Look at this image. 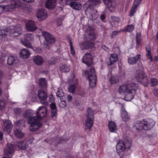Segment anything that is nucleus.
I'll return each mask as SVG.
<instances>
[{"mask_svg":"<svg viewBox=\"0 0 158 158\" xmlns=\"http://www.w3.org/2000/svg\"><path fill=\"white\" fill-rule=\"evenodd\" d=\"M138 88L137 84L132 82L120 86L118 91L119 93L124 95L126 100L129 101L133 98Z\"/></svg>","mask_w":158,"mask_h":158,"instance_id":"nucleus-1","label":"nucleus"},{"mask_svg":"<svg viewBox=\"0 0 158 158\" xmlns=\"http://www.w3.org/2000/svg\"><path fill=\"white\" fill-rule=\"evenodd\" d=\"M155 124L154 121L151 119H144L142 121L137 120L134 123L133 127L138 131L143 130L145 131L150 130Z\"/></svg>","mask_w":158,"mask_h":158,"instance_id":"nucleus-2","label":"nucleus"},{"mask_svg":"<svg viewBox=\"0 0 158 158\" xmlns=\"http://www.w3.org/2000/svg\"><path fill=\"white\" fill-rule=\"evenodd\" d=\"M124 140H120L116 146L117 151L121 158H125L126 155L124 153L127 150L129 149L131 147V143L128 139H124Z\"/></svg>","mask_w":158,"mask_h":158,"instance_id":"nucleus-3","label":"nucleus"},{"mask_svg":"<svg viewBox=\"0 0 158 158\" xmlns=\"http://www.w3.org/2000/svg\"><path fill=\"white\" fill-rule=\"evenodd\" d=\"M39 110L40 107L37 111V116L31 117L28 119V123L30 125L29 129L31 131H36L40 127Z\"/></svg>","mask_w":158,"mask_h":158,"instance_id":"nucleus-4","label":"nucleus"},{"mask_svg":"<svg viewBox=\"0 0 158 158\" xmlns=\"http://www.w3.org/2000/svg\"><path fill=\"white\" fill-rule=\"evenodd\" d=\"M90 86L92 88L94 87L96 85V77L94 68H91L86 73Z\"/></svg>","mask_w":158,"mask_h":158,"instance_id":"nucleus-5","label":"nucleus"},{"mask_svg":"<svg viewBox=\"0 0 158 158\" xmlns=\"http://www.w3.org/2000/svg\"><path fill=\"white\" fill-rule=\"evenodd\" d=\"M42 35L44 37L47 43L46 44L44 45V47L46 49H49V44L54 43L55 41V39L54 37L48 32L43 31Z\"/></svg>","mask_w":158,"mask_h":158,"instance_id":"nucleus-6","label":"nucleus"},{"mask_svg":"<svg viewBox=\"0 0 158 158\" xmlns=\"http://www.w3.org/2000/svg\"><path fill=\"white\" fill-rule=\"evenodd\" d=\"M137 81L141 83L145 86H147L149 84V80L145 73L140 71L137 73L136 76Z\"/></svg>","mask_w":158,"mask_h":158,"instance_id":"nucleus-7","label":"nucleus"},{"mask_svg":"<svg viewBox=\"0 0 158 158\" xmlns=\"http://www.w3.org/2000/svg\"><path fill=\"white\" fill-rule=\"evenodd\" d=\"M8 32L11 36H18L22 33L23 30L22 26L19 24L15 26H10V27L9 30L8 31Z\"/></svg>","mask_w":158,"mask_h":158,"instance_id":"nucleus-8","label":"nucleus"},{"mask_svg":"<svg viewBox=\"0 0 158 158\" xmlns=\"http://www.w3.org/2000/svg\"><path fill=\"white\" fill-rule=\"evenodd\" d=\"M94 56L91 53H86L83 58V62L88 66L92 63Z\"/></svg>","mask_w":158,"mask_h":158,"instance_id":"nucleus-9","label":"nucleus"},{"mask_svg":"<svg viewBox=\"0 0 158 158\" xmlns=\"http://www.w3.org/2000/svg\"><path fill=\"white\" fill-rule=\"evenodd\" d=\"M33 38V35L31 34H27L25 36L24 40L22 42L23 44L26 47L31 48L32 46L29 41L31 40Z\"/></svg>","mask_w":158,"mask_h":158,"instance_id":"nucleus-10","label":"nucleus"},{"mask_svg":"<svg viewBox=\"0 0 158 158\" xmlns=\"http://www.w3.org/2000/svg\"><path fill=\"white\" fill-rule=\"evenodd\" d=\"M118 60V55L115 54H112L110 55L109 59L106 60V64L110 66L117 61Z\"/></svg>","mask_w":158,"mask_h":158,"instance_id":"nucleus-11","label":"nucleus"},{"mask_svg":"<svg viewBox=\"0 0 158 158\" xmlns=\"http://www.w3.org/2000/svg\"><path fill=\"white\" fill-rule=\"evenodd\" d=\"M47 94L45 91H41L40 89V103L45 106L48 105V103L47 100Z\"/></svg>","mask_w":158,"mask_h":158,"instance_id":"nucleus-12","label":"nucleus"},{"mask_svg":"<svg viewBox=\"0 0 158 158\" xmlns=\"http://www.w3.org/2000/svg\"><path fill=\"white\" fill-rule=\"evenodd\" d=\"M50 107L51 117L53 118L56 119L57 115V110L55 103H52L50 105Z\"/></svg>","mask_w":158,"mask_h":158,"instance_id":"nucleus-13","label":"nucleus"},{"mask_svg":"<svg viewBox=\"0 0 158 158\" xmlns=\"http://www.w3.org/2000/svg\"><path fill=\"white\" fill-rule=\"evenodd\" d=\"M26 27L29 31H33L37 29L35 23L32 20H29L26 23Z\"/></svg>","mask_w":158,"mask_h":158,"instance_id":"nucleus-14","label":"nucleus"},{"mask_svg":"<svg viewBox=\"0 0 158 158\" xmlns=\"http://www.w3.org/2000/svg\"><path fill=\"white\" fill-rule=\"evenodd\" d=\"M121 117L122 120L125 122L128 121L130 118L124 106H122L121 110Z\"/></svg>","mask_w":158,"mask_h":158,"instance_id":"nucleus-15","label":"nucleus"},{"mask_svg":"<svg viewBox=\"0 0 158 158\" xmlns=\"http://www.w3.org/2000/svg\"><path fill=\"white\" fill-rule=\"evenodd\" d=\"M80 46L81 49L83 50L88 49L94 47V44L92 42H84L81 43Z\"/></svg>","mask_w":158,"mask_h":158,"instance_id":"nucleus-16","label":"nucleus"},{"mask_svg":"<svg viewBox=\"0 0 158 158\" xmlns=\"http://www.w3.org/2000/svg\"><path fill=\"white\" fill-rule=\"evenodd\" d=\"M69 4H67L69 5L73 9L76 10H80L82 7V6L79 2H72V1H70L69 2Z\"/></svg>","mask_w":158,"mask_h":158,"instance_id":"nucleus-17","label":"nucleus"},{"mask_svg":"<svg viewBox=\"0 0 158 158\" xmlns=\"http://www.w3.org/2000/svg\"><path fill=\"white\" fill-rule=\"evenodd\" d=\"M104 1L111 11H113L115 8L116 4L113 0H104Z\"/></svg>","mask_w":158,"mask_h":158,"instance_id":"nucleus-18","label":"nucleus"},{"mask_svg":"<svg viewBox=\"0 0 158 158\" xmlns=\"http://www.w3.org/2000/svg\"><path fill=\"white\" fill-rule=\"evenodd\" d=\"M31 53L28 50L25 48L20 51L19 53V56L22 58H27L30 57Z\"/></svg>","mask_w":158,"mask_h":158,"instance_id":"nucleus-19","label":"nucleus"},{"mask_svg":"<svg viewBox=\"0 0 158 158\" xmlns=\"http://www.w3.org/2000/svg\"><path fill=\"white\" fill-rule=\"evenodd\" d=\"M4 131L8 133L10 132L11 130V123L10 120H5L4 122Z\"/></svg>","mask_w":158,"mask_h":158,"instance_id":"nucleus-20","label":"nucleus"},{"mask_svg":"<svg viewBox=\"0 0 158 158\" xmlns=\"http://www.w3.org/2000/svg\"><path fill=\"white\" fill-rule=\"evenodd\" d=\"M56 0H48L45 3L46 7L49 9L54 8L56 6Z\"/></svg>","mask_w":158,"mask_h":158,"instance_id":"nucleus-21","label":"nucleus"},{"mask_svg":"<svg viewBox=\"0 0 158 158\" xmlns=\"http://www.w3.org/2000/svg\"><path fill=\"white\" fill-rule=\"evenodd\" d=\"M108 127L110 132H115L117 128L115 123L112 121H109L108 123Z\"/></svg>","mask_w":158,"mask_h":158,"instance_id":"nucleus-22","label":"nucleus"},{"mask_svg":"<svg viewBox=\"0 0 158 158\" xmlns=\"http://www.w3.org/2000/svg\"><path fill=\"white\" fill-rule=\"evenodd\" d=\"M140 55L138 54L134 57H131L128 59V63L130 64H133L140 59Z\"/></svg>","mask_w":158,"mask_h":158,"instance_id":"nucleus-23","label":"nucleus"},{"mask_svg":"<svg viewBox=\"0 0 158 158\" xmlns=\"http://www.w3.org/2000/svg\"><path fill=\"white\" fill-rule=\"evenodd\" d=\"M47 85V82L44 78H40V89L45 90L46 89Z\"/></svg>","mask_w":158,"mask_h":158,"instance_id":"nucleus-24","label":"nucleus"},{"mask_svg":"<svg viewBox=\"0 0 158 158\" xmlns=\"http://www.w3.org/2000/svg\"><path fill=\"white\" fill-rule=\"evenodd\" d=\"M94 121V119L87 118L86 119L85 127L86 129H90V128L92 127L93 125Z\"/></svg>","mask_w":158,"mask_h":158,"instance_id":"nucleus-25","label":"nucleus"},{"mask_svg":"<svg viewBox=\"0 0 158 158\" xmlns=\"http://www.w3.org/2000/svg\"><path fill=\"white\" fill-rule=\"evenodd\" d=\"M10 4L14 9L21 6L22 3L18 0H12L11 1Z\"/></svg>","mask_w":158,"mask_h":158,"instance_id":"nucleus-26","label":"nucleus"},{"mask_svg":"<svg viewBox=\"0 0 158 158\" xmlns=\"http://www.w3.org/2000/svg\"><path fill=\"white\" fill-rule=\"evenodd\" d=\"M18 62V60L16 57L10 56L8 57L7 63L8 65H11L14 63L16 64Z\"/></svg>","mask_w":158,"mask_h":158,"instance_id":"nucleus-27","label":"nucleus"},{"mask_svg":"<svg viewBox=\"0 0 158 158\" xmlns=\"http://www.w3.org/2000/svg\"><path fill=\"white\" fill-rule=\"evenodd\" d=\"M48 15L47 11L44 9H40V21L46 19Z\"/></svg>","mask_w":158,"mask_h":158,"instance_id":"nucleus-28","label":"nucleus"},{"mask_svg":"<svg viewBox=\"0 0 158 158\" xmlns=\"http://www.w3.org/2000/svg\"><path fill=\"white\" fill-rule=\"evenodd\" d=\"M13 9L11 5L10 4L9 5H1L0 6V9H2L4 11H10Z\"/></svg>","mask_w":158,"mask_h":158,"instance_id":"nucleus-29","label":"nucleus"},{"mask_svg":"<svg viewBox=\"0 0 158 158\" xmlns=\"http://www.w3.org/2000/svg\"><path fill=\"white\" fill-rule=\"evenodd\" d=\"M86 116L87 118L94 119V112L90 108H88L87 110Z\"/></svg>","mask_w":158,"mask_h":158,"instance_id":"nucleus-30","label":"nucleus"},{"mask_svg":"<svg viewBox=\"0 0 158 158\" xmlns=\"http://www.w3.org/2000/svg\"><path fill=\"white\" fill-rule=\"evenodd\" d=\"M60 69L61 72L66 73L69 71L70 66L69 65L64 64L60 66Z\"/></svg>","mask_w":158,"mask_h":158,"instance_id":"nucleus-31","label":"nucleus"},{"mask_svg":"<svg viewBox=\"0 0 158 158\" xmlns=\"http://www.w3.org/2000/svg\"><path fill=\"white\" fill-rule=\"evenodd\" d=\"M110 81L112 84L117 83L119 81L118 76L117 75L111 76L110 78Z\"/></svg>","mask_w":158,"mask_h":158,"instance_id":"nucleus-32","label":"nucleus"},{"mask_svg":"<svg viewBox=\"0 0 158 158\" xmlns=\"http://www.w3.org/2000/svg\"><path fill=\"white\" fill-rule=\"evenodd\" d=\"M47 114V109L45 107H40V118L46 116Z\"/></svg>","mask_w":158,"mask_h":158,"instance_id":"nucleus-33","label":"nucleus"},{"mask_svg":"<svg viewBox=\"0 0 158 158\" xmlns=\"http://www.w3.org/2000/svg\"><path fill=\"white\" fill-rule=\"evenodd\" d=\"M14 132L15 135L17 137L22 138L23 137L24 134L20 130L16 128Z\"/></svg>","mask_w":158,"mask_h":158,"instance_id":"nucleus-34","label":"nucleus"},{"mask_svg":"<svg viewBox=\"0 0 158 158\" xmlns=\"http://www.w3.org/2000/svg\"><path fill=\"white\" fill-rule=\"evenodd\" d=\"M56 95L58 97L60 98V100H61V98L63 99L64 94L61 89L58 88L56 92Z\"/></svg>","mask_w":158,"mask_h":158,"instance_id":"nucleus-35","label":"nucleus"},{"mask_svg":"<svg viewBox=\"0 0 158 158\" xmlns=\"http://www.w3.org/2000/svg\"><path fill=\"white\" fill-rule=\"evenodd\" d=\"M141 35L140 33H137L136 34V43L137 47H139L141 45Z\"/></svg>","mask_w":158,"mask_h":158,"instance_id":"nucleus-36","label":"nucleus"},{"mask_svg":"<svg viewBox=\"0 0 158 158\" xmlns=\"http://www.w3.org/2000/svg\"><path fill=\"white\" fill-rule=\"evenodd\" d=\"M69 82V83L77 84V78L74 76L73 74H72Z\"/></svg>","mask_w":158,"mask_h":158,"instance_id":"nucleus-37","label":"nucleus"},{"mask_svg":"<svg viewBox=\"0 0 158 158\" xmlns=\"http://www.w3.org/2000/svg\"><path fill=\"white\" fill-rule=\"evenodd\" d=\"M146 49L147 52L146 55L147 57L151 61H152V59L151 54L150 52L151 48L150 47H146Z\"/></svg>","mask_w":158,"mask_h":158,"instance_id":"nucleus-38","label":"nucleus"},{"mask_svg":"<svg viewBox=\"0 0 158 158\" xmlns=\"http://www.w3.org/2000/svg\"><path fill=\"white\" fill-rule=\"evenodd\" d=\"M88 2L92 5H97L101 2L100 0H89Z\"/></svg>","mask_w":158,"mask_h":158,"instance_id":"nucleus-39","label":"nucleus"},{"mask_svg":"<svg viewBox=\"0 0 158 158\" xmlns=\"http://www.w3.org/2000/svg\"><path fill=\"white\" fill-rule=\"evenodd\" d=\"M134 29V27L132 25H130L126 27L123 31H126L128 32H131L133 31Z\"/></svg>","mask_w":158,"mask_h":158,"instance_id":"nucleus-40","label":"nucleus"},{"mask_svg":"<svg viewBox=\"0 0 158 158\" xmlns=\"http://www.w3.org/2000/svg\"><path fill=\"white\" fill-rule=\"evenodd\" d=\"M63 18L62 17H58L56 20V25L57 27L60 26L62 24Z\"/></svg>","mask_w":158,"mask_h":158,"instance_id":"nucleus-41","label":"nucleus"},{"mask_svg":"<svg viewBox=\"0 0 158 158\" xmlns=\"http://www.w3.org/2000/svg\"><path fill=\"white\" fill-rule=\"evenodd\" d=\"M76 89V86L74 85H70L68 88V91L71 93H74Z\"/></svg>","mask_w":158,"mask_h":158,"instance_id":"nucleus-42","label":"nucleus"},{"mask_svg":"<svg viewBox=\"0 0 158 158\" xmlns=\"http://www.w3.org/2000/svg\"><path fill=\"white\" fill-rule=\"evenodd\" d=\"M33 60L35 64L38 65H40V56H36L34 57Z\"/></svg>","mask_w":158,"mask_h":158,"instance_id":"nucleus-43","label":"nucleus"},{"mask_svg":"<svg viewBox=\"0 0 158 158\" xmlns=\"http://www.w3.org/2000/svg\"><path fill=\"white\" fill-rule=\"evenodd\" d=\"M32 115V111L28 110L26 111L24 114V116L25 118H29Z\"/></svg>","mask_w":158,"mask_h":158,"instance_id":"nucleus-44","label":"nucleus"},{"mask_svg":"<svg viewBox=\"0 0 158 158\" xmlns=\"http://www.w3.org/2000/svg\"><path fill=\"white\" fill-rule=\"evenodd\" d=\"M150 83L152 86H154L157 85L158 81L156 78H152L150 80Z\"/></svg>","mask_w":158,"mask_h":158,"instance_id":"nucleus-45","label":"nucleus"},{"mask_svg":"<svg viewBox=\"0 0 158 158\" xmlns=\"http://www.w3.org/2000/svg\"><path fill=\"white\" fill-rule=\"evenodd\" d=\"M62 99L63 98H61L60 102L59 103V106L60 107L64 108L66 106V103L65 101L62 100Z\"/></svg>","mask_w":158,"mask_h":158,"instance_id":"nucleus-46","label":"nucleus"},{"mask_svg":"<svg viewBox=\"0 0 158 158\" xmlns=\"http://www.w3.org/2000/svg\"><path fill=\"white\" fill-rule=\"evenodd\" d=\"M14 111L15 113L16 114H20L22 112L21 109L18 108H14Z\"/></svg>","mask_w":158,"mask_h":158,"instance_id":"nucleus-47","label":"nucleus"},{"mask_svg":"<svg viewBox=\"0 0 158 158\" xmlns=\"http://www.w3.org/2000/svg\"><path fill=\"white\" fill-rule=\"evenodd\" d=\"M137 7H135L134 6H133L131 8V10L130 12V16H131L133 15L134 14V13L136 11V9Z\"/></svg>","mask_w":158,"mask_h":158,"instance_id":"nucleus-48","label":"nucleus"},{"mask_svg":"<svg viewBox=\"0 0 158 158\" xmlns=\"http://www.w3.org/2000/svg\"><path fill=\"white\" fill-rule=\"evenodd\" d=\"M141 0H135L134 2V5L133 6L137 7L141 3Z\"/></svg>","mask_w":158,"mask_h":158,"instance_id":"nucleus-49","label":"nucleus"},{"mask_svg":"<svg viewBox=\"0 0 158 158\" xmlns=\"http://www.w3.org/2000/svg\"><path fill=\"white\" fill-rule=\"evenodd\" d=\"M70 49H71V53L73 55H74L75 54V51L74 49V48L73 47L72 44L71 42H70Z\"/></svg>","mask_w":158,"mask_h":158,"instance_id":"nucleus-50","label":"nucleus"},{"mask_svg":"<svg viewBox=\"0 0 158 158\" xmlns=\"http://www.w3.org/2000/svg\"><path fill=\"white\" fill-rule=\"evenodd\" d=\"M57 62V60L55 58H52L49 61V63L50 64H52L55 63Z\"/></svg>","mask_w":158,"mask_h":158,"instance_id":"nucleus-51","label":"nucleus"},{"mask_svg":"<svg viewBox=\"0 0 158 158\" xmlns=\"http://www.w3.org/2000/svg\"><path fill=\"white\" fill-rule=\"evenodd\" d=\"M5 105V102L3 101L0 100V110H3L4 108Z\"/></svg>","mask_w":158,"mask_h":158,"instance_id":"nucleus-52","label":"nucleus"},{"mask_svg":"<svg viewBox=\"0 0 158 158\" xmlns=\"http://www.w3.org/2000/svg\"><path fill=\"white\" fill-rule=\"evenodd\" d=\"M7 32L5 30L3 29L0 30V35L4 36V35H7Z\"/></svg>","mask_w":158,"mask_h":158,"instance_id":"nucleus-53","label":"nucleus"},{"mask_svg":"<svg viewBox=\"0 0 158 158\" xmlns=\"http://www.w3.org/2000/svg\"><path fill=\"white\" fill-rule=\"evenodd\" d=\"M89 37L90 39L93 40L95 38L96 35L94 33H92L89 34Z\"/></svg>","mask_w":158,"mask_h":158,"instance_id":"nucleus-54","label":"nucleus"},{"mask_svg":"<svg viewBox=\"0 0 158 158\" xmlns=\"http://www.w3.org/2000/svg\"><path fill=\"white\" fill-rule=\"evenodd\" d=\"M118 31H113L111 34V37L113 38L114 36H116V35H117L118 34Z\"/></svg>","mask_w":158,"mask_h":158,"instance_id":"nucleus-55","label":"nucleus"},{"mask_svg":"<svg viewBox=\"0 0 158 158\" xmlns=\"http://www.w3.org/2000/svg\"><path fill=\"white\" fill-rule=\"evenodd\" d=\"M153 93H154L155 95L156 96L158 97V89H155L153 91Z\"/></svg>","mask_w":158,"mask_h":158,"instance_id":"nucleus-56","label":"nucleus"},{"mask_svg":"<svg viewBox=\"0 0 158 158\" xmlns=\"http://www.w3.org/2000/svg\"><path fill=\"white\" fill-rule=\"evenodd\" d=\"M68 101L69 102L71 101L72 99V97L70 95H68L67 97Z\"/></svg>","mask_w":158,"mask_h":158,"instance_id":"nucleus-57","label":"nucleus"},{"mask_svg":"<svg viewBox=\"0 0 158 158\" xmlns=\"http://www.w3.org/2000/svg\"><path fill=\"white\" fill-rule=\"evenodd\" d=\"M54 100V98L52 95H51L49 97V101L50 102H53ZM53 102H52V103Z\"/></svg>","mask_w":158,"mask_h":158,"instance_id":"nucleus-58","label":"nucleus"},{"mask_svg":"<svg viewBox=\"0 0 158 158\" xmlns=\"http://www.w3.org/2000/svg\"><path fill=\"white\" fill-rule=\"evenodd\" d=\"M24 123V121L23 120H21L17 121L16 124L17 125H19V124Z\"/></svg>","mask_w":158,"mask_h":158,"instance_id":"nucleus-59","label":"nucleus"},{"mask_svg":"<svg viewBox=\"0 0 158 158\" xmlns=\"http://www.w3.org/2000/svg\"><path fill=\"white\" fill-rule=\"evenodd\" d=\"M32 48L34 51H35L37 53H39V49L38 48H32V47L31 48Z\"/></svg>","mask_w":158,"mask_h":158,"instance_id":"nucleus-60","label":"nucleus"},{"mask_svg":"<svg viewBox=\"0 0 158 158\" xmlns=\"http://www.w3.org/2000/svg\"><path fill=\"white\" fill-rule=\"evenodd\" d=\"M102 48L103 50L106 51H108L109 50V49L108 48L106 47L105 46H102Z\"/></svg>","mask_w":158,"mask_h":158,"instance_id":"nucleus-61","label":"nucleus"},{"mask_svg":"<svg viewBox=\"0 0 158 158\" xmlns=\"http://www.w3.org/2000/svg\"><path fill=\"white\" fill-rule=\"evenodd\" d=\"M23 1L28 2L31 3L33 2L34 0H22Z\"/></svg>","mask_w":158,"mask_h":158,"instance_id":"nucleus-62","label":"nucleus"},{"mask_svg":"<svg viewBox=\"0 0 158 158\" xmlns=\"http://www.w3.org/2000/svg\"><path fill=\"white\" fill-rule=\"evenodd\" d=\"M101 19L102 20H103L105 18V16L103 15H102L100 17Z\"/></svg>","mask_w":158,"mask_h":158,"instance_id":"nucleus-63","label":"nucleus"},{"mask_svg":"<svg viewBox=\"0 0 158 158\" xmlns=\"http://www.w3.org/2000/svg\"><path fill=\"white\" fill-rule=\"evenodd\" d=\"M3 73L1 71H0V79L2 77Z\"/></svg>","mask_w":158,"mask_h":158,"instance_id":"nucleus-64","label":"nucleus"}]
</instances>
